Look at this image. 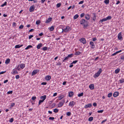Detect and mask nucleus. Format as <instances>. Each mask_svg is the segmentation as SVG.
Here are the masks:
<instances>
[{
    "instance_id": "f257e3e1",
    "label": "nucleus",
    "mask_w": 124,
    "mask_h": 124,
    "mask_svg": "<svg viewBox=\"0 0 124 124\" xmlns=\"http://www.w3.org/2000/svg\"><path fill=\"white\" fill-rule=\"evenodd\" d=\"M62 29V31L61 32L62 33L63 31H64L65 32H69L71 30V28L69 26H67L66 28L63 29Z\"/></svg>"
},
{
    "instance_id": "f03ea898",
    "label": "nucleus",
    "mask_w": 124,
    "mask_h": 124,
    "mask_svg": "<svg viewBox=\"0 0 124 124\" xmlns=\"http://www.w3.org/2000/svg\"><path fill=\"white\" fill-rule=\"evenodd\" d=\"M102 70L100 68L98 70V71L93 76V77L94 78H96L98 77L100 74L102 72Z\"/></svg>"
},
{
    "instance_id": "7ed1b4c3",
    "label": "nucleus",
    "mask_w": 124,
    "mask_h": 124,
    "mask_svg": "<svg viewBox=\"0 0 124 124\" xmlns=\"http://www.w3.org/2000/svg\"><path fill=\"white\" fill-rule=\"evenodd\" d=\"M65 102V100L64 99H62L61 101L58 104V107L60 108L62 106Z\"/></svg>"
},
{
    "instance_id": "20e7f679",
    "label": "nucleus",
    "mask_w": 124,
    "mask_h": 124,
    "mask_svg": "<svg viewBox=\"0 0 124 124\" xmlns=\"http://www.w3.org/2000/svg\"><path fill=\"white\" fill-rule=\"evenodd\" d=\"M88 21L84 19H82L80 21V24L81 25H83L85 24V23H87Z\"/></svg>"
},
{
    "instance_id": "39448f33",
    "label": "nucleus",
    "mask_w": 124,
    "mask_h": 124,
    "mask_svg": "<svg viewBox=\"0 0 124 124\" xmlns=\"http://www.w3.org/2000/svg\"><path fill=\"white\" fill-rule=\"evenodd\" d=\"M80 42L82 43L83 44H85L86 43V41L84 38H82L79 40Z\"/></svg>"
},
{
    "instance_id": "423d86ee",
    "label": "nucleus",
    "mask_w": 124,
    "mask_h": 124,
    "mask_svg": "<svg viewBox=\"0 0 124 124\" xmlns=\"http://www.w3.org/2000/svg\"><path fill=\"white\" fill-rule=\"evenodd\" d=\"M90 47L91 49H93L95 47V45L93 42L90 41Z\"/></svg>"
},
{
    "instance_id": "0eeeda50",
    "label": "nucleus",
    "mask_w": 124,
    "mask_h": 124,
    "mask_svg": "<svg viewBox=\"0 0 124 124\" xmlns=\"http://www.w3.org/2000/svg\"><path fill=\"white\" fill-rule=\"evenodd\" d=\"M117 37L119 40H123V38L122 36V33L121 32H120L118 34Z\"/></svg>"
},
{
    "instance_id": "6e6552de",
    "label": "nucleus",
    "mask_w": 124,
    "mask_h": 124,
    "mask_svg": "<svg viewBox=\"0 0 124 124\" xmlns=\"http://www.w3.org/2000/svg\"><path fill=\"white\" fill-rule=\"evenodd\" d=\"M35 7L34 5H33L31 6L29 9V11L30 12H33L34 10Z\"/></svg>"
},
{
    "instance_id": "1a4fd4ad",
    "label": "nucleus",
    "mask_w": 124,
    "mask_h": 124,
    "mask_svg": "<svg viewBox=\"0 0 124 124\" xmlns=\"http://www.w3.org/2000/svg\"><path fill=\"white\" fill-rule=\"evenodd\" d=\"M39 71V70H33L32 73L31 75L32 76H33L36 74L37 72Z\"/></svg>"
},
{
    "instance_id": "9d476101",
    "label": "nucleus",
    "mask_w": 124,
    "mask_h": 124,
    "mask_svg": "<svg viewBox=\"0 0 124 124\" xmlns=\"http://www.w3.org/2000/svg\"><path fill=\"white\" fill-rule=\"evenodd\" d=\"M85 17L86 20H89L90 18V16L89 14H86L85 15Z\"/></svg>"
},
{
    "instance_id": "9b49d317",
    "label": "nucleus",
    "mask_w": 124,
    "mask_h": 124,
    "mask_svg": "<svg viewBox=\"0 0 124 124\" xmlns=\"http://www.w3.org/2000/svg\"><path fill=\"white\" fill-rule=\"evenodd\" d=\"M92 14L93 15V16L92 20L93 21H95L96 20V17H97L95 13H93Z\"/></svg>"
},
{
    "instance_id": "f8f14e48",
    "label": "nucleus",
    "mask_w": 124,
    "mask_h": 124,
    "mask_svg": "<svg viewBox=\"0 0 124 124\" xmlns=\"http://www.w3.org/2000/svg\"><path fill=\"white\" fill-rule=\"evenodd\" d=\"M76 102L74 101H72L70 102L69 104V106H70L73 107L75 104Z\"/></svg>"
},
{
    "instance_id": "ddd939ff",
    "label": "nucleus",
    "mask_w": 124,
    "mask_h": 124,
    "mask_svg": "<svg viewBox=\"0 0 124 124\" xmlns=\"http://www.w3.org/2000/svg\"><path fill=\"white\" fill-rule=\"evenodd\" d=\"M92 106L91 103L85 105L84 106V108H90Z\"/></svg>"
},
{
    "instance_id": "4468645a",
    "label": "nucleus",
    "mask_w": 124,
    "mask_h": 124,
    "mask_svg": "<svg viewBox=\"0 0 124 124\" xmlns=\"http://www.w3.org/2000/svg\"><path fill=\"white\" fill-rule=\"evenodd\" d=\"M51 77L50 76L47 75L45 77V79L46 80L48 81L51 79Z\"/></svg>"
},
{
    "instance_id": "2eb2a0df",
    "label": "nucleus",
    "mask_w": 124,
    "mask_h": 124,
    "mask_svg": "<svg viewBox=\"0 0 124 124\" xmlns=\"http://www.w3.org/2000/svg\"><path fill=\"white\" fill-rule=\"evenodd\" d=\"M119 95V93L118 92H115L113 94V96L114 97H116Z\"/></svg>"
},
{
    "instance_id": "dca6fc26",
    "label": "nucleus",
    "mask_w": 124,
    "mask_h": 124,
    "mask_svg": "<svg viewBox=\"0 0 124 124\" xmlns=\"http://www.w3.org/2000/svg\"><path fill=\"white\" fill-rule=\"evenodd\" d=\"M11 73L13 75H15V74H18V72L17 70L14 69L13 70L12 72H11Z\"/></svg>"
},
{
    "instance_id": "f3484780",
    "label": "nucleus",
    "mask_w": 124,
    "mask_h": 124,
    "mask_svg": "<svg viewBox=\"0 0 124 124\" xmlns=\"http://www.w3.org/2000/svg\"><path fill=\"white\" fill-rule=\"evenodd\" d=\"M83 25V28L84 29L86 28L87 27L89 26V22H87V23H85Z\"/></svg>"
},
{
    "instance_id": "a211bd4d",
    "label": "nucleus",
    "mask_w": 124,
    "mask_h": 124,
    "mask_svg": "<svg viewBox=\"0 0 124 124\" xmlns=\"http://www.w3.org/2000/svg\"><path fill=\"white\" fill-rule=\"evenodd\" d=\"M52 18L51 17H49L45 21V23H48L51 21Z\"/></svg>"
},
{
    "instance_id": "6ab92c4d",
    "label": "nucleus",
    "mask_w": 124,
    "mask_h": 124,
    "mask_svg": "<svg viewBox=\"0 0 124 124\" xmlns=\"http://www.w3.org/2000/svg\"><path fill=\"white\" fill-rule=\"evenodd\" d=\"M89 88L91 90H93L94 89V85L93 84H91L89 86Z\"/></svg>"
},
{
    "instance_id": "aec40b11",
    "label": "nucleus",
    "mask_w": 124,
    "mask_h": 124,
    "mask_svg": "<svg viewBox=\"0 0 124 124\" xmlns=\"http://www.w3.org/2000/svg\"><path fill=\"white\" fill-rule=\"evenodd\" d=\"M122 50H120L119 51H116L115 53H114L113 54H112L111 55V56H115V55H116V54H117L118 53H119L120 52H122Z\"/></svg>"
},
{
    "instance_id": "412c9836",
    "label": "nucleus",
    "mask_w": 124,
    "mask_h": 124,
    "mask_svg": "<svg viewBox=\"0 0 124 124\" xmlns=\"http://www.w3.org/2000/svg\"><path fill=\"white\" fill-rule=\"evenodd\" d=\"M42 45V44L40 43L37 46V48L38 49H39L41 47Z\"/></svg>"
},
{
    "instance_id": "4be33fe9",
    "label": "nucleus",
    "mask_w": 124,
    "mask_h": 124,
    "mask_svg": "<svg viewBox=\"0 0 124 124\" xmlns=\"http://www.w3.org/2000/svg\"><path fill=\"white\" fill-rule=\"evenodd\" d=\"M74 94V93L73 92L70 91L69 93V96L70 97H71Z\"/></svg>"
},
{
    "instance_id": "5701e85b",
    "label": "nucleus",
    "mask_w": 124,
    "mask_h": 124,
    "mask_svg": "<svg viewBox=\"0 0 124 124\" xmlns=\"http://www.w3.org/2000/svg\"><path fill=\"white\" fill-rule=\"evenodd\" d=\"M46 95H44L43 96H41L40 97V99H42V100L44 101L46 99Z\"/></svg>"
},
{
    "instance_id": "b1692460",
    "label": "nucleus",
    "mask_w": 124,
    "mask_h": 124,
    "mask_svg": "<svg viewBox=\"0 0 124 124\" xmlns=\"http://www.w3.org/2000/svg\"><path fill=\"white\" fill-rule=\"evenodd\" d=\"M20 67L21 69H23L25 67V64L23 63L20 64Z\"/></svg>"
},
{
    "instance_id": "393cba45",
    "label": "nucleus",
    "mask_w": 124,
    "mask_h": 124,
    "mask_svg": "<svg viewBox=\"0 0 124 124\" xmlns=\"http://www.w3.org/2000/svg\"><path fill=\"white\" fill-rule=\"evenodd\" d=\"M107 21V20L106 18H104L102 19H101L99 21V23H102L103 22L105 21Z\"/></svg>"
},
{
    "instance_id": "a878e982",
    "label": "nucleus",
    "mask_w": 124,
    "mask_h": 124,
    "mask_svg": "<svg viewBox=\"0 0 124 124\" xmlns=\"http://www.w3.org/2000/svg\"><path fill=\"white\" fill-rule=\"evenodd\" d=\"M120 68H117L116 69L115 71V73L116 74L118 73L120 71Z\"/></svg>"
},
{
    "instance_id": "bb28decb",
    "label": "nucleus",
    "mask_w": 124,
    "mask_h": 124,
    "mask_svg": "<svg viewBox=\"0 0 124 124\" xmlns=\"http://www.w3.org/2000/svg\"><path fill=\"white\" fill-rule=\"evenodd\" d=\"M69 58L67 56L63 60H62V62H66V61H67Z\"/></svg>"
},
{
    "instance_id": "cd10ccee",
    "label": "nucleus",
    "mask_w": 124,
    "mask_h": 124,
    "mask_svg": "<svg viewBox=\"0 0 124 124\" xmlns=\"http://www.w3.org/2000/svg\"><path fill=\"white\" fill-rule=\"evenodd\" d=\"M64 95H61L58 97V99L60 100L62 99L64 97Z\"/></svg>"
},
{
    "instance_id": "c85d7f7f",
    "label": "nucleus",
    "mask_w": 124,
    "mask_h": 124,
    "mask_svg": "<svg viewBox=\"0 0 124 124\" xmlns=\"http://www.w3.org/2000/svg\"><path fill=\"white\" fill-rule=\"evenodd\" d=\"M81 53L79 51H77L75 53L74 55H79Z\"/></svg>"
},
{
    "instance_id": "c756f323",
    "label": "nucleus",
    "mask_w": 124,
    "mask_h": 124,
    "mask_svg": "<svg viewBox=\"0 0 124 124\" xmlns=\"http://www.w3.org/2000/svg\"><path fill=\"white\" fill-rule=\"evenodd\" d=\"M10 60L9 59H8L5 61V63L6 64H8L10 62Z\"/></svg>"
},
{
    "instance_id": "7c9ffc66",
    "label": "nucleus",
    "mask_w": 124,
    "mask_h": 124,
    "mask_svg": "<svg viewBox=\"0 0 124 124\" xmlns=\"http://www.w3.org/2000/svg\"><path fill=\"white\" fill-rule=\"evenodd\" d=\"M74 55V54H68V57L69 58H71L73 57Z\"/></svg>"
},
{
    "instance_id": "2f4dec72",
    "label": "nucleus",
    "mask_w": 124,
    "mask_h": 124,
    "mask_svg": "<svg viewBox=\"0 0 124 124\" xmlns=\"http://www.w3.org/2000/svg\"><path fill=\"white\" fill-rule=\"evenodd\" d=\"M33 47L31 45H29L28 46L25 48V50L28 49L30 48H32Z\"/></svg>"
},
{
    "instance_id": "473e14b6",
    "label": "nucleus",
    "mask_w": 124,
    "mask_h": 124,
    "mask_svg": "<svg viewBox=\"0 0 124 124\" xmlns=\"http://www.w3.org/2000/svg\"><path fill=\"white\" fill-rule=\"evenodd\" d=\"M83 92H82L81 93L78 94V97H80L83 96Z\"/></svg>"
},
{
    "instance_id": "72a5a7b5",
    "label": "nucleus",
    "mask_w": 124,
    "mask_h": 124,
    "mask_svg": "<svg viewBox=\"0 0 124 124\" xmlns=\"http://www.w3.org/2000/svg\"><path fill=\"white\" fill-rule=\"evenodd\" d=\"M93 118L92 117H89L88 119V121L90 122H91L93 120Z\"/></svg>"
},
{
    "instance_id": "f704fd0d",
    "label": "nucleus",
    "mask_w": 124,
    "mask_h": 124,
    "mask_svg": "<svg viewBox=\"0 0 124 124\" xmlns=\"http://www.w3.org/2000/svg\"><path fill=\"white\" fill-rule=\"evenodd\" d=\"M104 2L106 4H108L109 3V0H105Z\"/></svg>"
},
{
    "instance_id": "c9c22d12",
    "label": "nucleus",
    "mask_w": 124,
    "mask_h": 124,
    "mask_svg": "<svg viewBox=\"0 0 124 124\" xmlns=\"http://www.w3.org/2000/svg\"><path fill=\"white\" fill-rule=\"evenodd\" d=\"M79 17V15L78 14H76L75 15L74 17V19H75L78 18Z\"/></svg>"
},
{
    "instance_id": "e433bc0d",
    "label": "nucleus",
    "mask_w": 124,
    "mask_h": 124,
    "mask_svg": "<svg viewBox=\"0 0 124 124\" xmlns=\"http://www.w3.org/2000/svg\"><path fill=\"white\" fill-rule=\"evenodd\" d=\"M120 83L121 84L123 83H124V79L122 78L121 80H119Z\"/></svg>"
},
{
    "instance_id": "4c0bfd02",
    "label": "nucleus",
    "mask_w": 124,
    "mask_h": 124,
    "mask_svg": "<svg viewBox=\"0 0 124 124\" xmlns=\"http://www.w3.org/2000/svg\"><path fill=\"white\" fill-rule=\"evenodd\" d=\"M47 47L45 46L42 48V50L44 51H46L47 50Z\"/></svg>"
},
{
    "instance_id": "58836bf2",
    "label": "nucleus",
    "mask_w": 124,
    "mask_h": 124,
    "mask_svg": "<svg viewBox=\"0 0 124 124\" xmlns=\"http://www.w3.org/2000/svg\"><path fill=\"white\" fill-rule=\"evenodd\" d=\"M112 18V17L111 16H108L106 18V19L107 20H109L111 19Z\"/></svg>"
},
{
    "instance_id": "ea45409f",
    "label": "nucleus",
    "mask_w": 124,
    "mask_h": 124,
    "mask_svg": "<svg viewBox=\"0 0 124 124\" xmlns=\"http://www.w3.org/2000/svg\"><path fill=\"white\" fill-rule=\"evenodd\" d=\"M7 4V2L6 1H5L4 2V3L3 4H2L1 5V7H3L5 6Z\"/></svg>"
},
{
    "instance_id": "a19ab883",
    "label": "nucleus",
    "mask_w": 124,
    "mask_h": 124,
    "mask_svg": "<svg viewBox=\"0 0 124 124\" xmlns=\"http://www.w3.org/2000/svg\"><path fill=\"white\" fill-rule=\"evenodd\" d=\"M112 95V93H110L108 94V98H110Z\"/></svg>"
},
{
    "instance_id": "79ce46f5",
    "label": "nucleus",
    "mask_w": 124,
    "mask_h": 124,
    "mask_svg": "<svg viewBox=\"0 0 124 124\" xmlns=\"http://www.w3.org/2000/svg\"><path fill=\"white\" fill-rule=\"evenodd\" d=\"M44 101H43L42 100H40L39 102V104L38 105V106H39V105L41 104V103L43 102Z\"/></svg>"
},
{
    "instance_id": "37998d69",
    "label": "nucleus",
    "mask_w": 124,
    "mask_h": 124,
    "mask_svg": "<svg viewBox=\"0 0 124 124\" xmlns=\"http://www.w3.org/2000/svg\"><path fill=\"white\" fill-rule=\"evenodd\" d=\"M40 23V20H38L37 21L36 23L37 25L39 24Z\"/></svg>"
},
{
    "instance_id": "c03bdc74",
    "label": "nucleus",
    "mask_w": 124,
    "mask_h": 124,
    "mask_svg": "<svg viewBox=\"0 0 124 124\" xmlns=\"http://www.w3.org/2000/svg\"><path fill=\"white\" fill-rule=\"evenodd\" d=\"M20 47V45H17L15 46V48H19Z\"/></svg>"
},
{
    "instance_id": "a18cd8bd",
    "label": "nucleus",
    "mask_w": 124,
    "mask_h": 124,
    "mask_svg": "<svg viewBox=\"0 0 124 124\" xmlns=\"http://www.w3.org/2000/svg\"><path fill=\"white\" fill-rule=\"evenodd\" d=\"M61 4L60 3H58L56 5V7L57 8H59L61 6Z\"/></svg>"
},
{
    "instance_id": "49530a36",
    "label": "nucleus",
    "mask_w": 124,
    "mask_h": 124,
    "mask_svg": "<svg viewBox=\"0 0 124 124\" xmlns=\"http://www.w3.org/2000/svg\"><path fill=\"white\" fill-rule=\"evenodd\" d=\"M54 27L53 26H52L50 28V30L51 31H52L54 30Z\"/></svg>"
},
{
    "instance_id": "de8ad7c7",
    "label": "nucleus",
    "mask_w": 124,
    "mask_h": 124,
    "mask_svg": "<svg viewBox=\"0 0 124 124\" xmlns=\"http://www.w3.org/2000/svg\"><path fill=\"white\" fill-rule=\"evenodd\" d=\"M71 113L70 112H67L66 115L67 116H69L71 115Z\"/></svg>"
},
{
    "instance_id": "09e8293b",
    "label": "nucleus",
    "mask_w": 124,
    "mask_h": 124,
    "mask_svg": "<svg viewBox=\"0 0 124 124\" xmlns=\"http://www.w3.org/2000/svg\"><path fill=\"white\" fill-rule=\"evenodd\" d=\"M13 91H10L8 92L7 94H12L13 93Z\"/></svg>"
},
{
    "instance_id": "8fccbe9b",
    "label": "nucleus",
    "mask_w": 124,
    "mask_h": 124,
    "mask_svg": "<svg viewBox=\"0 0 124 124\" xmlns=\"http://www.w3.org/2000/svg\"><path fill=\"white\" fill-rule=\"evenodd\" d=\"M58 111V110L57 108L54 109L53 111L55 113H57Z\"/></svg>"
},
{
    "instance_id": "3c124183",
    "label": "nucleus",
    "mask_w": 124,
    "mask_h": 124,
    "mask_svg": "<svg viewBox=\"0 0 124 124\" xmlns=\"http://www.w3.org/2000/svg\"><path fill=\"white\" fill-rule=\"evenodd\" d=\"M78 61V60H75L73 61L72 63H71V64H75L77 63Z\"/></svg>"
},
{
    "instance_id": "603ef678",
    "label": "nucleus",
    "mask_w": 124,
    "mask_h": 124,
    "mask_svg": "<svg viewBox=\"0 0 124 124\" xmlns=\"http://www.w3.org/2000/svg\"><path fill=\"white\" fill-rule=\"evenodd\" d=\"M103 111L104 110H102L98 111L97 112L98 113H102Z\"/></svg>"
},
{
    "instance_id": "864d4df0",
    "label": "nucleus",
    "mask_w": 124,
    "mask_h": 124,
    "mask_svg": "<svg viewBox=\"0 0 124 124\" xmlns=\"http://www.w3.org/2000/svg\"><path fill=\"white\" fill-rule=\"evenodd\" d=\"M85 15V14L84 13H82L80 15V17L81 18L83 17Z\"/></svg>"
},
{
    "instance_id": "5fc2aeb1",
    "label": "nucleus",
    "mask_w": 124,
    "mask_h": 124,
    "mask_svg": "<svg viewBox=\"0 0 124 124\" xmlns=\"http://www.w3.org/2000/svg\"><path fill=\"white\" fill-rule=\"evenodd\" d=\"M14 120V119L13 118H11L9 120V122L10 123H12L13 122Z\"/></svg>"
},
{
    "instance_id": "6e6d98bb",
    "label": "nucleus",
    "mask_w": 124,
    "mask_h": 124,
    "mask_svg": "<svg viewBox=\"0 0 124 124\" xmlns=\"http://www.w3.org/2000/svg\"><path fill=\"white\" fill-rule=\"evenodd\" d=\"M15 78L16 79H18L20 78V76L18 75H16V76Z\"/></svg>"
},
{
    "instance_id": "4d7b16f0",
    "label": "nucleus",
    "mask_w": 124,
    "mask_h": 124,
    "mask_svg": "<svg viewBox=\"0 0 124 124\" xmlns=\"http://www.w3.org/2000/svg\"><path fill=\"white\" fill-rule=\"evenodd\" d=\"M36 98V96H33L31 98V99L32 100H35Z\"/></svg>"
},
{
    "instance_id": "13d9d810",
    "label": "nucleus",
    "mask_w": 124,
    "mask_h": 124,
    "mask_svg": "<svg viewBox=\"0 0 124 124\" xmlns=\"http://www.w3.org/2000/svg\"><path fill=\"white\" fill-rule=\"evenodd\" d=\"M92 41H94L97 40V39L96 37L93 38Z\"/></svg>"
},
{
    "instance_id": "bf43d9fd",
    "label": "nucleus",
    "mask_w": 124,
    "mask_h": 124,
    "mask_svg": "<svg viewBox=\"0 0 124 124\" xmlns=\"http://www.w3.org/2000/svg\"><path fill=\"white\" fill-rule=\"evenodd\" d=\"M54 119V118L53 117H50L49 118V119L51 120H53Z\"/></svg>"
},
{
    "instance_id": "052dcab7",
    "label": "nucleus",
    "mask_w": 124,
    "mask_h": 124,
    "mask_svg": "<svg viewBox=\"0 0 124 124\" xmlns=\"http://www.w3.org/2000/svg\"><path fill=\"white\" fill-rule=\"evenodd\" d=\"M23 25H21L19 27V28L20 29H22L23 28Z\"/></svg>"
},
{
    "instance_id": "680f3d73",
    "label": "nucleus",
    "mask_w": 124,
    "mask_h": 124,
    "mask_svg": "<svg viewBox=\"0 0 124 124\" xmlns=\"http://www.w3.org/2000/svg\"><path fill=\"white\" fill-rule=\"evenodd\" d=\"M16 23L15 22H13V23L12 26L13 27H15L16 26Z\"/></svg>"
},
{
    "instance_id": "e2e57ef3",
    "label": "nucleus",
    "mask_w": 124,
    "mask_h": 124,
    "mask_svg": "<svg viewBox=\"0 0 124 124\" xmlns=\"http://www.w3.org/2000/svg\"><path fill=\"white\" fill-rule=\"evenodd\" d=\"M47 83L46 82H43L41 83V85H46V84Z\"/></svg>"
},
{
    "instance_id": "0e129e2a",
    "label": "nucleus",
    "mask_w": 124,
    "mask_h": 124,
    "mask_svg": "<svg viewBox=\"0 0 124 124\" xmlns=\"http://www.w3.org/2000/svg\"><path fill=\"white\" fill-rule=\"evenodd\" d=\"M121 59L123 60H124V55H122L121 58Z\"/></svg>"
},
{
    "instance_id": "69168bd1",
    "label": "nucleus",
    "mask_w": 124,
    "mask_h": 124,
    "mask_svg": "<svg viewBox=\"0 0 124 124\" xmlns=\"http://www.w3.org/2000/svg\"><path fill=\"white\" fill-rule=\"evenodd\" d=\"M33 36L32 35H30L29 37V39H31L33 37Z\"/></svg>"
},
{
    "instance_id": "338daca9",
    "label": "nucleus",
    "mask_w": 124,
    "mask_h": 124,
    "mask_svg": "<svg viewBox=\"0 0 124 124\" xmlns=\"http://www.w3.org/2000/svg\"><path fill=\"white\" fill-rule=\"evenodd\" d=\"M84 1L83 0L81 1L78 3V4H82L84 3Z\"/></svg>"
},
{
    "instance_id": "774afa93",
    "label": "nucleus",
    "mask_w": 124,
    "mask_h": 124,
    "mask_svg": "<svg viewBox=\"0 0 124 124\" xmlns=\"http://www.w3.org/2000/svg\"><path fill=\"white\" fill-rule=\"evenodd\" d=\"M93 105L94 107H96L97 106V104L96 103L94 102L93 103Z\"/></svg>"
}]
</instances>
